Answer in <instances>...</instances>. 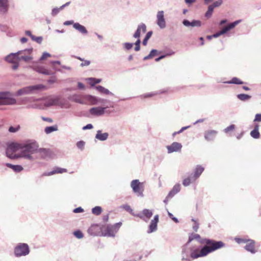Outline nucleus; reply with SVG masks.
<instances>
[{
    "instance_id": "1",
    "label": "nucleus",
    "mask_w": 261,
    "mask_h": 261,
    "mask_svg": "<svg viewBox=\"0 0 261 261\" xmlns=\"http://www.w3.org/2000/svg\"><path fill=\"white\" fill-rule=\"evenodd\" d=\"M38 144L34 141H29L24 143H12L8 148L6 154L10 158H23L30 161H34L32 155L37 153Z\"/></svg>"
},
{
    "instance_id": "2",
    "label": "nucleus",
    "mask_w": 261,
    "mask_h": 261,
    "mask_svg": "<svg viewBox=\"0 0 261 261\" xmlns=\"http://www.w3.org/2000/svg\"><path fill=\"white\" fill-rule=\"evenodd\" d=\"M204 243L205 245L200 249L197 248L192 251L190 255L192 258L196 259L205 256L210 253L224 246V244L222 241H216L208 239H204Z\"/></svg>"
},
{
    "instance_id": "3",
    "label": "nucleus",
    "mask_w": 261,
    "mask_h": 261,
    "mask_svg": "<svg viewBox=\"0 0 261 261\" xmlns=\"http://www.w3.org/2000/svg\"><path fill=\"white\" fill-rule=\"evenodd\" d=\"M70 100L80 104L95 105L103 99L91 95H77L74 94L70 96Z\"/></svg>"
},
{
    "instance_id": "4",
    "label": "nucleus",
    "mask_w": 261,
    "mask_h": 261,
    "mask_svg": "<svg viewBox=\"0 0 261 261\" xmlns=\"http://www.w3.org/2000/svg\"><path fill=\"white\" fill-rule=\"evenodd\" d=\"M46 87L43 84H38L24 87L17 91L15 96H21L22 95L33 94L37 92L43 91Z\"/></svg>"
},
{
    "instance_id": "5",
    "label": "nucleus",
    "mask_w": 261,
    "mask_h": 261,
    "mask_svg": "<svg viewBox=\"0 0 261 261\" xmlns=\"http://www.w3.org/2000/svg\"><path fill=\"white\" fill-rule=\"evenodd\" d=\"M43 103L46 107L53 106H58L62 108H67L68 106L65 101L58 96H51L45 98Z\"/></svg>"
},
{
    "instance_id": "6",
    "label": "nucleus",
    "mask_w": 261,
    "mask_h": 261,
    "mask_svg": "<svg viewBox=\"0 0 261 261\" xmlns=\"http://www.w3.org/2000/svg\"><path fill=\"white\" fill-rule=\"evenodd\" d=\"M121 224V222H119L113 225H107L103 226L101 228L102 235L105 237H114Z\"/></svg>"
},
{
    "instance_id": "7",
    "label": "nucleus",
    "mask_w": 261,
    "mask_h": 261,
    "mask_svg": "<svg viewBox=\"0 0 261 261\" xmlns=\"http://www.w3.org/2000/svg\"><path fill=\"white\" fill-rule=\"evenodd\" d=\"M130 187L133 191L138 197H143L144 196L143 183L140 182L139 179L133 180L130 182Z\"/></svg>"
},
{
    "instance_id": "8",
    "label": "nucleus",
    "mask_w": 261,
    "mask_h": 261,
    "mask_svg": "<svg viewBox=\"0 0 261 261\" xmlns=\"http://www.w3.org/2000/svg\"><path fill=\"white\" fill-rule=\"evenodd\" d=\"M30 253V248L27 244L19 243L14 249V254L16 257L25 256Z\"/></svg>"
},
{
    "instance_id": "9",
    "label": "nucleus",
    "mask_w": 261,
    "mask_h": 261,
    "mask_svg": "<svg viewBox=\"0 0 261 261\" xmlns=\"http://www.w3.org/2000/svg\"><path fill=\"white\" fill-rule=\"evenodd\" d=\"M1 106L3 105H13L16 103V100L11 97L9 92H1Z\"/></svg>"
},
{
    "instance_id": "10",
    "label": "nucleus",
    "mask_w": 261,
    "mask_h": 261,
    "mask_svg": "<svg viewBox=\"0 0 261 261\" xmlns=\"http://www.w3.org/2000/svg\"><path fill=\"white\" fill-rule=\"evenodd\" d=\"M32 51H33V48H31L26 49L24 50H19L15 53H11L5 57V60L7 62L12 63L13 62H16V60H17V54L24 53L26 51H28L29 53H30L32 52Z\"/></svg>"
},
{
    "instance_id": "11",
    "label": "nucleus",
    "mask_w": 261,
    "mask_h": 261,
    "mask_svg": "<svg viewBox=\"0 0 261 261\" xmlns=\"http://www.w3.org/2000/svg\"><path fill=\"white\" fill-rule=\"evenodd\" d=\"M156 23L161 29H164L166 28V23L163 11L161 10L158 12L156 14Z\"/></svg>"
},
{
    "instance_id": "12",
    "label": "nucleus",
    "mask_w": 261,
    "mask_h": 261,
    "mask_svg": "<svg viewBox=\"0 0 261 261\" xmlns=\"http://www.w3.org/2000/svg\"><path fill=\"white\" fill-rule=\"evenodd\" d=\"M168 153L173 152H179L181 151L182 145L178 142H174L171 145L166 146Z\"/></svg>"
},
{
    "instance_id": "13",
    "label": "nucleus",
    "mask_w": 261,
    "mask_h": 261,
    "mask_svg": "<svg viewBox=\"0 0 261 261\" xmlns=\"http://www.w3.org/2000/svg\"><path fill=\"white\" fill-rule=\"evenodd\" d=\"M183 25L187 27H199L201 25V22L199 20H193L192 21H190L188 19H184L182 21Z\"/></svg>"
},
{
    "instance_id": "14",
    "label": "nucleus",
    "mask_w": 261,
    "mask_h": 261,
    "mask_svg": "<svg viewBox=\"0 0 261 261\" xmlns=\"http://www.w3.org/2000/svg\"><path fill=\"white\" fill-rule=\"evenodd\" d=\"M246 245L245 246L244 248L252 254L255 253L257 251L255 248V242L252 240H247L246 242Z\"/></svg>"
},
{
    "instance_id": "15",
    "label": "nucleus",
    "mask_w": 261,
    "mask_h": 261,
    "mask_svg": "<svg viewBox=\"0 0 261 261\" xmlns=\"http://www.w3.org/2000/svg\"><path fill=\"white\" fill-rule=\"evenodd\" d=\"M141 31L143 33H145L146 31V26L145 24L143 23H141L138 25L137 29L133 35V37L135 38L140 39Z\"/></svg>"
},
{
    "instance_id": "16",
    "label": "nucleus",
    "mask_w": 261,
    "mask_h": 261,
    "mask_svg": "<svg viewBox=\"0 0 261 261\" xmlns=\"http://www.w3.org/2000/svg\"><path fill=\"white\" fill-rule=\"evenodd\" d=\"M159 222V215H156L154 216L153 220H151L149 226L148 233L154 232L157 229V224Z\"/></svg>"
},
{
    "instance_id": "17",
    "label": "nucleus",
    "mask_w": 261,
    "mask_h": 261,
    "mask_svg": "<svg viewBox=\"0 0 261 261\" xmlns=\"http://www.w3.org/2000/svg\"><path fill=\"white\" fill-rule=\"evenodd\" d=\"M36 153L43 159L49 158L51 155V153L49 150L45 148H39V147L38 148Z\"/></svg>"
},
{
    "instance_id": "18",
    "label": "nucleus",
    "mask_w": 261,
    "mask_h": 261,
    "mask_svg": "<svg viewBox=\"0 0 261 261\" xmlns=\"http://www.w3.org/2000/svg\"><path fill=\"white\" fill-rule=\"evenodd\" d=\"M241 21V20H237L233 21V22H231V23L227 24L226 26L224 27L222 29V30L220 31L222 33V35L226 34L229 31L233 29Z\"/></svg>"
},
{
    "instance_id": "19",
    "label": "nucleus",
    "mask_w": 261,
    "mask_h": 261,
    "mask_svg": "<svg viewBox=\"0 0 261 261\" xmlns=\"http://www.w3.org/2000/svg\"><path fill=\"white\" fill-rule=\"evenodd\" d=\"M106 110V108L101 107H94L90 110V112L91 114H104L106 113H108V111H107ZM110 112V111L109 112V113Z\"/></svg>"
},
{
    "instance_id": "20",
    "label": "nucleus",
    "mask_w": 261,
    "mask_h": 261,
    "mask_svg": "<svg viewBox=\"0 0 261 261\" xmlns=\"http://www.w3.org/2000/svg\"><path fill=\"white\" fill-rule=\"evenodd\" d=\"M217 132L214 130H207L204 133V138L207 141H213L215 139Z\"/></svg>"
},
{
    "instance_id": "21",
    "label": "nucleus",
    "mask_w": 261,
    "mask_h": 261,
    "mask_svg": "<svg viewBox=\"0 0 261 261\" xmlns=\"http://www.w3.org/2000/svg\"><path fill=\"white\" fill-rule=\"evenodd\" d=\"M153 213L151 210L148 209H144L138 216L142 219L145 220V218L148 220L152 216Z\"/></svg>"
},
{
    "instance_id": "22",
    "label": "nucleus",
    "mask_w": 261,
    "mask_h": 261,
    "mask_svg": "<svg viewBox=\"0 0 261 261\" xmlns=\"http://www.w3.org/2000/svg\"><path fill=\"white\" fill-rule=\"evenodd\" d=\"M10 7L9 0H1V15L6 14Z\"/></svg>"
},
{
    "instance_id": "23",
    "label": "nucleus",
    "mask_w": 261,
    "mask_h": 261,
    "mask_svg": "<svg viewBox=\"0 0 261 261\" xmlns=\"http://www.w3.org/2000/svg\"><path fill=\"white\" fill-rule=\"evenodd\" d=\"M73 28L83 35H87L88 33L86 27L79 22H75L73 24Z\"/></svg>"
},
{
    "instance_id": "24",
    "label": "nucleus",
    "mask_w": 261,
    "mask_h": 261,
    "mask_svg": "<svg viewBox=\"0 0 261 261\" xmlns=\"http://www.w3.org/2000/svg\"><path fill=\"white\" fill-rule=\"evenodd\" d=\"M204 170V167H202L201 165H197L194 171V174H192V176L196 180H197L200 177Z\"/></svg>"
},
{
    "instance_id": "25",
    "label": "nucleus",
    "mask_w": 261,
    "mask_h": 261,
    "mask_svg": "<svg viewBox=\"0 0 261 261\" xmlns=\"http://www.w3.org/2000/svg\"><path fill=\"white\" fill-rule=\"evenodd\" d=\"M31 53L32 52L29 53L28 51H26L24 53L17 54V60L19 61L21 60H23L25 62H29V61L31 60L33 58L29 55H27V54L30 55Z\"/></svg>"
},
{
    "instance_id": "26",
    "label": "nucleus",
    "mask_w": 261,
    "mask_h": 261,
    "mask_svg": "<svg viewBox=\"0 0 261 261\" xmlns=\"http://www.w3.org/2000/svg\"><path fill=\"white\" fill-rule=\"evenodd\" d=\"M67 170L65 168H62L60 167H56L54 170L48 172H45L42 175L43 176H50L55 174L57 173H62L64 172H66Z\"/></svg>"
},
{
    "instance_id": "27",
    "label": "nucleus",
    "mask_w": 261,
    "mask_h": 261,
    "mask_svg": "<svg viewBox=\"0 0 261 261\" xmlns=\"http://www.w3.org/2000/svg\"><path fill=\"white\" fill-rule=\"evenodd\" d=\"M108 137L109 134L108 133H102L100 130H97L95 135V138L101 141H106L108 138Z\"/></svg>"
},
{
    "instance_id": "28",
    "label": "nucleus",
    "mask_w": 261,
    "mask_h": 261,
    "mask_svg": "<svg viewBox=\"0 0 261 261\" xmlns=\"http://www.w3.org/2000/svg\"><path fill=\"white\" fill-rule=\"evenodd\" d=\"M180 189L181 186L179 184H175L168 193V197H173L176 194L178 193L180 191Z\"/></svg>"
},
{
    "instance_id": "29",
    "label": "nucleus",
    "mask_w": 261,
    "mask_h": 261,
    "mask_svg": "<svg viewBox=\"0 0 261 261\" xmlns=\"http://www.w3.org/2000/svg\"><path fill=\"white\" fill-rule=\"evenodd\" d=\"M196 240L201 244L204 243V239H201V237L199 234L196 233H192L189 238L188 243H190L192 241Z\"/></svg>"
},
{
    "instance_id": "30",
    "label": "nucleus",
    "mask_w": 261,
    "mask_h": 261,
    "mask_svg": "<svg viewBox=\"0 0 261 261\" xmlns=\"http://www.w3.org/2000/svg\"><path fill=\"white\" fill-rule=\"evenodd\" d=\"M196 180L193 177L192 174H191L188 177L185 178L182 181V185L184 187H188L191 184L195 182Z\"/></svg>"
},
{
    "instance_id": "31",
    "label": "nucleus",
    "mask_w": 261,
    "mask_h": 261,
    "mask_svg": "<svg viewBox=\"0 0 261 261\" xmlns=\"http://www.w3.org/2000/svg\"><path fill=\"white\" fill-rule=\"evenodd\" d=\"M259 125L257 124H254V128L251 132V136L254 139H258L259 138V133L258 132Z\"/></svg>"
},
{
    "instance_id": "32",
    "label": "nucleus",
    "mask_w": 261,
    "mask_h": 261,
    "mask_svg": "<svg viewBox=\"0 0 261 261\" xmlns=\"http://www.w3.org/2000/svg\"><path fill=\"white\" fill-rule=\"evenodd\" d=\"M96 89L101 93L106 95H113V93L110 92L108 89L103 87L102 86L98 85L95 87Z\"/></svg>"
},
{
    "instance_id": "33",
    "label": "nucleus",
    "mask_w": 261,
    "mask_h": 261,
    "mask_svg": "<svg viewBox=\"0 0 261 261\" xmlns=\"http://www.w3.org/2000/svg\"><path fill=\"white\" fill-rule=\"evenodd\" d=\"M5 165L7 167L11 168L16 172H19L23 170V167L21 165H14L10 163H6Z\"/></svg>"
},
{
    "instance_id": "34",
    "label": "nucleus",
    "mask_w": 261,
    "mask_h": 261,
    "mask_svg": "<svg viewBox=\"0 0 261 261\" xmlns=\"http://www.w3.org/2000/svg\"><path fill=\"white\" fill-rule=\"evenodd\" d=\"M224 83L229 84H236V85H242L244 83L243 81L240 80L237 77H233L230 81L224 82Z\"/></svg>"
},
{
    "instance_id": "35",
    "label": "nucleus",
    "mask_w": 261,
    "mask_h": 261,
    "mask_svg": "<svg viewBox=\"0 0 261 261\" xmlns=\"http://www.w3.org/2000/svg\"><path fill=\"white\" fill-rule=\"evenodd\" d=\"M35 70L38 73H42L44 75H50L51 73L50 71L42 67L37 66L35 68Z\"/></svg>"
},
{
    "instance_id": "36",
    "label": "nucleus",
    "mask_w": 261,
    "mask_h": 261,
    "mask_svg": "<svg viewBox=\"0 0 261 261\" xmlns=\"http://www.w3.org/2000/svg\"><path fill=\"white\" fill-rule=\"evenodd\" d=\"M87 80L90 82V84L91 86H94L95 84H99L101 81V79L94 77H89Z\"/></svg>"
},
{
    "instance_id": "37",
    "label": "nucleus",
    "mask_w": 261,
    "mask_h": 261,
    "mask_svg": "<svg viewBox=\"0 0 261 261\" xmlns=\"http://www.w3.org/2000/svg\"><path fill=\"white\" fill-rule=\"evenodd\" d=\"M237 97L238 99L242 101H246L247 100L251 98V96L246 94L242 93L238 94Z\"/></svg>"
},
{
    "instance_id": "38",
    "label": "nucleus",
    "mask_w": 261,
    "mask_h": 261,
    "mask_svg": "<svg viewBox=\"0 0 261 261\" xmlns=\"http://www.w3.org/2000/svg\"><path fill=\"white\" fill-rule=\"evenodd\" d=\"M214 8L211 5H209L207 11L205 14V16L207 18H210L213 14Z\"/></svg>"
},
{
    "instance_id": "39",
    "label": "nucleus",
    "mask_w": 261,
    "mask_h": 261,
    "mask_svg": "<svg viewBox=\"0 0 261 261\" xmlns=\"http://www.w3.org/2000/svg\"><path fill=\"white\" fill-rule=\"evenodd\" d=\"M102 212V208L100 206H96L92 209V212L95 215H99Z\"/></svg>"
},
{
    "instance_id": "40",
    "label": "nucleus",
    "mask_w": 261,
    "mask_h": 261,
    "mask_svg": "<svg viewBox=\"0 0 261 261\" xmlns=\"http://www.w3.org/2000/svg\"><path fill=\"white\" fill-rule=\"evenodd\" d=\"M152 34V31H149L148 32H147L142 42V44L143 45H146L147 44V41L151 37Z\"/></svg>"
},
{
    "instance_id": "41",
    "label": "nucleus",
    "mask_w": 261,
    "mask_h": 261,
    "mask_svg": "<svg viewBox=\"0 0 261 261\" xmlns=\"http://www.w3.org/2000/svg\"><path fill=\"white\" fill-rule=\"evenodd\" d=\"M57 130V128L55 126H47L46 127H45V132L46 133V134H50L54 131H56Z\"/></svg>"
},
{
    "instance_id": "42",
    "label": "nucleus",
    "mask_w": 261,
    "mask_h": 261,
    "mask_svg": "<svg viewBox=\"0 0 261 261\" xmlns=\"http://www.w3.org/2000/svg\"><path fill=\"white\" fill-rule=\"evenodd\" d=\"M174 54V52L172 51V52H171L170 53H168V54H166L162 55L160 56V57H159L158 58H156L155 59V61L156 62H159L160 60H162L163 59L165 58V57H166L167 56H169L172 55Z\"/></svg>"
},
{
    "instance_id": "43",
    "label": "nucleus",
    "mask_w": 261,
    "mask_h": 261,
    "mask_svg": "<svg viewBox=\"0 0 261 261\" xmlns=\"http://www.w3.org/2000/svg\"><path fill=\"white\" fill-rule=\"evenodd\" d=\"M73 234L76 238L79 239H82L84 237L83 233L80 230L75 231L73 232Z\"/></svg>"
},
{
    "instance_id": "44",
    "label": "nucleus",
    "mask_w": 261,
    "mask_h": 261,
    "mask_svg": "<svg viewBox=\"0 0 261 261\" xmlns=\"http://www.w3.org/2000/svg\"><path fill=\"white\" fill-rule=\"evenodd\" d=\"M133 45L134 43L129 42H125L123 44V48L127 50H130L133 47Z\"/></svg>"
},
{
    "instance_id": "45",
    "label": "nucleus",
    "mask_w": 261,
    "mask_h": 261,
    "mask_svg": "<svg viewBox=\"0 0 261 261\" xmlns=\"http://www.w3.org/2000/svg\"><path fill=\"white\" fill-rule=\"evenodd\" d=\"M140 44H141V40L140 39H137L136 41L135 42L134 44H135V50L136 51H138L140 50Z\"/></svg>"
},
{
    "instance_id": "46",
    "label": "nucleus",
    "mask_w": 261,
    "mask_h": 261,
    "mask_svg": "<svg viewBox=\"0 0 261 261\" xmlns=\"http://www.w3.org/2000/svg\"><path fill=\"white\" fill-rule=\"evenodd\" d=\"M32 40L33 41H36L38 44H41L43 40V38L41 36L36 37L34 35V36L32 37Z\"/></svg>"
},
{
    "instance_id": "47",
    "label": "nucleus",
    "mask_w": 261,
    "mask_h": 261,
    "mask_svg": "<svg viewBox=\"0 0 261 261\" xmlns=\"http://www.w3.org/2000/svg\"><path fill=\"white\" fill-rule=\"evenodd\" d=\"M85 144V142H84L83 141H78L76 143V145L77 147L79 149H80L81 150H83L84 149Z\"/></svg>"
},
{
    "instance_id": "48",
    "label": "nucleus",
    "mask_w": 261,
    "mask_h": 261,
    "mask_svg": "<svg viewBox=\"0 0 261 261\" xmlns=\"http://www.w3.org/2000/svg\"><path fill=\"white\" fill-rule=\"evenodd\" d=\"M223 3V0H217L214 2L211 5L213 8L218 7Z\"/></svg>"
},
{
    "instance_id": "49",
    "label": "nucleus",
    "mask_w": 261,
    "mask_h": 261,
    "mask_svg": "<svg viewBox=\"0 0 261 261\" xmlns=\"http://www.w3.org/2000/svg\"><path fill=\"white\" fill-rule=\"evenodd\" d=\"M234 128H235V125L233 124H231V125H229V126L227 127L226 128H225L224 129V132L225 133H228L230 131L233 130L234 129Z\"/></svg>"
},
{
    "instance_id": "50",
    "label": "nucleus",
    "mask_w": 261,
    "mask_h": 261,
    "mask_svg": "<svg viewBox=\"0 0 261 261\" xmlns=\"http://www.w3.org/2000/svg\"><path fill=\"white\" fill-rule=\"evenodd\" d=\"M51 57V55L49 53H48L47 52H44L42 54L41 57H40V60L43 61V60H45V59H46L47 57Z\"/></svg>"
},
{
    "instance_id": "51",
    "label": "nucleus",
    "mask_w": 261,
    "mask_h": 261,
    "mask_svg": "<svg viewBox=\"0 0 261 261\" xmlns=\"http://www.w3.org/2000/svg\"><path fill=\"white\" fill-rule=\"evenodd\" d=\"M19 61L16 60V62L12 63V65L11 66V68L13 70H16L18 69V68L19 67Z\"/></svg>"
},
{
    "instance_id": "52",
    "label": "nucleus",
    "mask_w": 261,
    "mask_h": 261,
    "mask_svg": "<svg viewBox=\"0 0 261 261\" xmlns=\"http://www.w3.org/2000/svg\"><path fill=\"white\" fill-rule=\"evenodd\" d=\"M192 221L194 222V225H193V229L195 231H197L199 228V223L195 221L194 219H192Z\"/></svg>"
},
{
    "instance_id": "53",
    "label": "nucleus",
    "mask_w": 261,
    "mask_h": 261,
    "mask_svg": "<svg viewBox=\"0 0 261 261\" xmlns=\"http://www.w3.org/2000/svg\"><path fill=\"white\" fill-rule=\"evenodd\" d=\"M60 11L58 8H54L51 10V14L53 16H55L60 12Z\"/></svg>"
},
{
    "instance_id": "54",
    "label": "nucleus",
    "mask_w": 261,
    "mask_h": 261,
    "mask_svg": "<svg viewBox=\"0 0 261 261\" xmlns=\"http://www.w3.org/2000/svg\"><path fill=\"white\" fill-rule=\"evenodd\" d=\"M121 207L129 213H132L133 212V210L132 209L130 206L128 204H124Z\"/></svg>"
},
{
    "instance_id": "55",
    "label": "nucleus",
    "mask_w": 261,
    "mask_h": 261,
    "mask_svg": "<svg viewBox=\"0 0 261 261\" xmlns=\"http://www.w3.org/2000/svg\"><path fill=\"white\" fill-rule=\"evenodd\" d=\"M167 212H168V215L169 216V217L173 220L174 221L175 223H178V220L177 219V218L174 217L173 216V215H172V213H171L170 212H169L168 210H167Z\"/></svg>"
},
{
    "instance_id": "56",
    "label": "nucleus",
    "mask_w": 261,
    "mask_h": 261,
    "mask_svg": "<svg viewBox=\"0 0 261 261\" xmlns=\"http://www.w3.org/2000/svg\"><path fill=\"white\" fill-rule=\"evenodd\" d=\"M19 126H18L16 127H14L13 126H10L9 128V131L11 133H15L19 129Z\"/></svg>"
},
{
    "instance_id": "57",
    "label": "nucleus",
    "mask_w": 261,
    "mask_h": 261,
    "mask_svg": "<svg viewBox=\"0 0 261 261\" xmlns=\"http://www.w3.org/2000/svg\"><path fill=\"white\" fill-rule=\"evenodd\" d=\"M247 240L241 239V238H235L236 242L239 244H241V243H246V242H247Z\"/></svg>"
},
{
    "instance_id": "58",
    "label": "nucleus",
    "mask_w": 261,
    "mask_h": 261,
    "mask_svg": "<svg viewBox=\"0 0 261 261\" xmlns=\"http://www.w3.org/2000/svg\"><path fill=\"white\" fill-rule=\"evenodd\" d=\"M159 53V51L156 50V49H152L149 54L151 55V57L153 58L154 57H155L156 55H157Z\"/></svg>"
},
{
    "instance_id": "59",
    "label": "nucleus",
    "mask_w": 261,
    "mask_h": 261,
    "mask_svg": "<svg viewBox=\"0 0 261 261\" xmlns=\"http://www.w3.org/2000/svg\"><path fill=\"white\" fill-rule=\"evenodd\" d=\"M90 61L89 60H84V62L80 64V66L81 67L88 66L90 64Z\"/></svg>"
},
{
    "instance_id": "60",
    "label": "nucleus",
    "mask_w": 261,
    "mask_h": 261,
    "mask_svg": "<svg viewBox=\"0 0 261 261\" xmlns=\"http://www.w3.org/2000/svg\"><path fill=\"white\" fill-rule=\"evenodd\" d=\"M84 212V210L81 207H79L76 208H74L73 210V212L75 213H82Z\"/></svg>"
},
{
    "instance_id": "61",
    "label": "nucleus",
    "mask_w": 261,
    "mask_h": 261,
    "mask_svg": "<svg viewBox=\"0 0 261 261\" xmlns=\"http://www.w3.org/2000/svg\"><path fill=\"white\" fill-rule=\"evenodd\" d=\"M75 22H74L73 20H67V21H65L64 22V25H69L72 24L73 25V24Z\"/></svg>"
},
{
    "instance_id": "62",
    "label": "nucleus",
    "mask_w": 261,
    "mask_h": 261,
    "mask_svg": "<svg viewBox=\"0 0 261 261\" xmlns=\"http://www.w3.org/2000/svg\"><path fill=\"white\" fill-rule=\"evenodd\" d=\"M42 119L45 121L48 122L49 123L53 122V120L51 118L47 117H42Z\"/></svg>"
},
{
    "instance_id": "63",
    "label": "nucleus",
    "mask_w": 261,
    "mask_h": 261,
    "mask_svg": "<svg viewBox=\"0 0 261 261\" xmlns=\"http://www.w3.org/2000/svg\"><path fill=\"white\" fill-rule=\"evenodd\" d=\"M254 122H261V115H255Z\"/></svg>"
},
{
    "instance_id": "64",
    "label": "nucleus",
    "mask_w": 261,
    "mask_h": 261,
    "mask_svg": "<svg viewBox=\"0 0 261 261\" xmlns=\"http://www.w3.org/2000/svg\"><path fill=\"white\" fill-rule=\"evenodd\" d=\"M77 87H78L79 89H80L81 90H83L85 88V86H84V85L82 83L78 82V83H77Z\"/></svg>"
}]
</instances>
